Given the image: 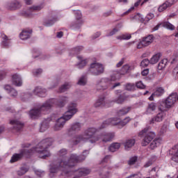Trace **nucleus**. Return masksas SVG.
Listing matches in <instances>:
<instances>
[{"mask_svg": "<svg viewBox=\"0 0 178 178\" xmlns=\"http://www.w3.org/2000/svg\"><path fill=\"white\" fill-rule=\"evenodd\" d=\"M51 145H52V138L44 139L42 140L35 148L32 149H23L19 154H13L10 162L11 163H15V162L20 161L24 155L26 156H30V155H33L34 152L40 154V158L45 159V158L51 156V153H49V151L47 149L48 147H51Z\"/></svg>", "mask_w": 178, "mask_h": 178, "instance_id": "nucleus-1", "label": "nucleus"}, {"mask_svg": "<svg viewBox=\"0 0 178 178\" xmlns=\"http://www.w3.org/2000/svg\"><path fill=\"white\" fill-rule=\"evenodd\" d=\"M90 154L88 150H85L83 154L81 156H77V154H72L70 156V157L66 160L65 159H61L56 164L54 165L50 168V173H56L61 170L64 172L65 175H67V169L69 168H73L76 166L77 163H80V162H83L84 159H86V156Z\"/></svg>", "mask_w": 178, "mask_h": 178, "instance_id": "nucleus-2", "label": "nucleus"}, {"mask_svg": "<svg viewBox=\"0 0 178 178\" xmlns=\"http://www.w3.org/2000/svg\"><path fill=\"white\" fill-rule=\"evenodd\" d=\"M67 101H69V99L67 97H62L58 101L55 99H50L44 102L42 106L31 110L29 112L30 118L37 119V118H40V116L48 113L49 109H51L54 105H56V106H59V108H63L67 103Z\"/></svg>", "mask_w": 178, "mask_h": 178, "instance_id": "nucleus-3", "label": "nucleus"}, {"mask_svg": "<svg viewBox=\"0 0 178 178\" xmlns=\"http://www.w3.org/2000/svg\"><path fill=\"white\" fill-rule=\"evenodd\" d=\"M100 128L101 127L98 129L95 127H89L86 129L84 131L83 134L77 135L72 138V143L73 145H77L81 141L86 142L89 140L91 144L98 143V141H99V138H98V135L95 136V134L101 130Z\"/></svg>", "mask_w": 178, "mask_h": 178, "instance_id": "nucleus-4", "label": "nucleus"}, {"mask_svg": "<svg viewBox=\"0 0 178 178\" xmlns=\"http://www.w3.org/2000/svg\"><path fill=\"white\" fill-rule=\"evenodd\" d=\"M77 112V104L74 102L70 103L68 105L67 111L65 113L64 115L56 120V124L53 127V130H54V131H59L62 130V128L64 127L66 122H67V120H70V119L73 118Z\"/></svg>", "mask_w": 178, "mask_h": 178, "instance_id": "nucleus-5", "label": "nucleus"}, {"mask_svg": "<svg viewBox=\"0 0 178 178\" xmlns=\"http://www.w3.org/2000/svg\"><path fill=\"white\" fill-rule=\"evenodd\" d=\"M120 74L117 73V75L115 76V74H112L111 79L109 78H103L97 81L96 85L97 90H107V88H111V90H114L116 87L120 86V83H113V81H116L119 79Z\"/></svg>", "mask_w": 178, "mask_h": 178, "instance_id": "nucleus-6", "label": "nucleus"}, {"mask_svg": "<svg viewBox=\"0 0 178 178\" xmlns=\"http://www.w3.org/2000/svg\"><path fill=\"white\" fill-rule=\"evenodd\" d=\"M139 136H144V138L141 142L143 147H147L151 141L155 138V133L149 131L148 128H145L139 133Z\"/></svg>", "mask_w": 178, "mask_h": 178, "instance_id": "nucleus-7", "label": "nucleus"}, {"mask_svg": "<svg viewBox=\"0 0 178 178\" xmlns=\"http://www.w3.org/2000/svg\"><path fill=\"white\" fill-rule=\"evenodd\" d=\"M177 101V93H172L164 102L161 103V106H163V108H165L166 109H169L175 105Z\"/></svg>", "mask_w": 178, "mask_h": 178, "instance_id": "nucleus-8", "label": "nucleus"}, {"mask_svg": "<svg viewBox=\"0 0 178 178\" xmlns=\"http://www.w3.org/2000/svg\"><path fill=\"white\" fill-rule=\"evenodd\" d=\"M104 65L98 63H93L90 65V67L88 70L89 73L93 74L94 76H99L104 73Z\"/></svg>", "mask_w": 178, "mask_h": 178, "instance_id": "nucleus-9", "label": "nucleus"}, {"mask_svg": "<svg viewBox=\"0 0 178 178\" xmlns=\"http://www.w3.org/2000/svg\"><path fill=\"white\" fill-rule=\"evenodd\" d=\"M117 126L118 129H120V119L118 118H108L106 121H104L101 125L99 129L102 130V129H105L107 126Z\"/></svg>", "mask_w": 178, "mask_h": 178, "instance_id": "nucleus-10", "label": "nucleus"}, {"mask_svg": "<svg viewBox=\"0 0 178 178\" xmlns=\"http://www.w3.org/2000/svg\"><path fill=\"white\" fill-rule=\"evenodd\" d=\"M115 138V133L113 132H102L98 135L97 138L99 141L102 143H109Z\"/></svg>", "mask_w": 178, "mask_h": 178, "instance_id": "nucleus-11", "label": "nucleus"}, {"mask_svg": "<svg viewBox=\"0 0 178 178\" xmlns=\"http://www.w3.org/2000/svg\"><path fill=\"white\" fill-rule=\"evenodd\" d=\"M44 8V6H33L30 8L29 10L22 12V15L25 16V17H30V15H32L33 12H37L38 10H41Z\"/></svg>", "mask_w": 178, "mask_h": 178, "instance_id": "nucleus-12", "label": "nucleus"}, {"mask_svg": "<svg viewBox=\"0 0 178 178\" xmlns=\"http://www.w3.org/2000/svg\"><path fill=\"white\" fill-rule=\"evenodd\" d=\"M80 130H81V124L80 122L74 123L68 129V136H73V134H76V133L80 131Z\"/></svg>", "mask_w": 178, "mask_h": 178, "instance_id": "nucleus-13", "label": "nucleus"}, {"mask_svg": "<svg viewBox=\"0 0 178 178\" xmlns=\"http://www.w3.org/2000/svg\"><path fill=\"white\" fill-rule=\"evenodd\" d=\"M159 109L161 110V112L159 113L156 117L153 118L152 120H150V123H155V122H162L163 119L165 118V116H166V114L163 111H165V108L160 107Z\"/></svg>", "mask_w": 178, "mask_h": 178, "instance_id": "nucleus-14", "label": "nucleus"}, {"mask_svg": "<svg viewBox=\"0 0 178 178\" xmlns=\"http://www.w3.org/2000/svg\"><path fill=\"white\" fill-rule=\"evenodd\" d=\"M161 26V27H165L168 30H175V26L172 24L167 22L159 23L156 26L153 28L152 31H156V30H159V27Z\"/></svg>", "mask_w": 178, "mask_h": 178, "instance_id": "nucleus-15", "label": "nucleus"}, {"mask_svg": "<svg viewBox=\"0 0 178 178\" xmlns=\"http://www.w3.org/2000/svg\"><path fill=\"white\" fill-rule=\"evenodd\" d=\"M12 83L14 86H16V87H22V86H23L22 77L17 74L13 75Z\"/></svg>", "mask_w": 178, "mask_h": 178, "instance_id": "nucleus-16", "label": "nucleus"}, {"mask_svg": "<svg viewBox=\"0 0 178 178\" xmlns=\"http://www.w3.org/2000/svg\"><path fill=\"white\" fill-rule=\"evenodd\" d=\"M19 8H22V3L17 0L7 4V8L10 10H16V9H19Z\"/></svg>", "mask_w": 178, "mask_h": 178, "instance_id": "nucleus-17", "label": "nucleus"}, {"mask_svg": "<svg viewBox=\"0 0 178 178\" xmlns=\"http://www.w3.org/2000/svg\"><path fill=\"white\" fill-rule=\"evenodd\" d=\"M173 3H175V0L166 1L162 5L159 6L158 8L159 12H163V10H166V9H168V8H170Z\"/></svg>", "mask_w": 178, "mask_h": 178, "instance_id": "nucleus-18", "label": "nucleus"}, {"mask_svg": "<svg viewBox=\"0 0 178 178\" xmlns=\"http://www.w3.org/2000/svg\"><path fill=\"white\" fill-rule=\"evenodd\" d=\"M10 124L13 126L14 129L17 130V131H20V130H22V129H23V127L24 126V124L22 122L17 120H11Z\"/></svg>", "mask_w": 178, "mask_h": 178, "instance_id": "nucleus-19", "label": "nucleus"}, {"mask_svg": "<svg viewBox=\"0 0 178 178\" xmlns=\"http://www.w3.org/2000/svg\"><path fill=\"white\" fill-rule=\"evenodd\" d=\"M31 33H33V31L30 29H24L19 34V37L21 40H29L31 37Z\"/></svg>", "mask_w": 178, "mask_h": 178, "instance_id": "nucleus-20", "label": "nucleus"}, {"mask_svg": "<svg viewBox=\"0 0 178 178\" xmlns=\"http://www.w3.org/2000/svg\"><path fill=\"white\" fill-rule=\"evenodd\" d=\"M106 105V102L105 101V97L102 96L97 99L95 102L94 106L95 108H102Z\"/></svg>", "mask_w": 178, "mask_h": 178, "instance_id": "nucleus-21", "label": "nucleus"}, {"mask_svg": "<svg viewBox=\"0 0 178 178\" xmlns=\"http://www.w3.org/2000/svg\"><path fill=\"white\" fill-rule=\"evenodd\" d=\"M171 152L172 153V156L171 158L172 161L178 163V144L175 145L172 149Z\"/></svg>", "mask_w": 178, "mask_h": 178, "instance_id": "nucleus-22", "label": "nucleus"}, {"mask_svg": "<svg viewBox=\"0 0 178 178\" xmlns=\"http://www.w3.org/2000/svg\"><path fill=\"white\" fill-rule=\"evenodd\" d=\"M33 94H35V95H38V97L44 98V97H46L47 95V90L42 89L40 87H37L33 90Z\"/></svg>", "mask_w": 178, "mask_h": 178, "instance_id": "nucleus-23", "label": "nucleus"}, {"mask_svg": "<svg viewBox=\"0 0 178 178\" xmlns=\"http://www.w3.org/2000/svg\"><path fill=\"white\" fill-rule=\"evenodd\" d=\"M161 143H162V139L158 138H155L154 140H153V141H152L149 144V148L150 149H155V148L159 147V145H161Z\"/></svg>", "mask_w": 178, "mask_h": 178, "instance_id": "nucleus-24", "label": "nucleus"}, {"mask_svg": "<svg viewBox=\"0 0 178 178\" xmlns=\"http://www.w3.org/2000/svg\"><path fill=\"white\" fill-rule=\"evenodd\" d=\"M131 109H132L131 106L124 107L118 111L117 115L119 117L124 116L127 115V113H129V112H130Z\"/></svg>", "mask_w": 178, "mask_h": 178, "instance_id": "nucleus-25", "label": "nucleus"}, {"mask_svg": "<svg viewBox=\"0 0 178 178\" xmlns=\"http://www.w3.org/2000/svg\"><path fill=\"white\" fill-rule=\"evenodd\" d=\"M1 38L3 40L1 42V45H3V47H9L10 40H9L8 36L3 33V32H1Z\"/></svg>", "mask_w": 178, "mask_h": 178, "instance_id": "nucleus-26", "label": "nucleus"}, {"mask_svg": "<svg viewBox=\"0 0 178 178\" xmlns=\"http://www.w3.org/2000/svg\"><path fill=\"white\" fill-rule=\"evenodd\" d=\"M136 144V140L134 139H127L125 143H124V149H127V151H129L131 147H134Z\"/></svg>", "mask_w": 178, "mask_h": 178, "instance_id": "nucleus-27", "label": "nucleus"}, {"mask_svg": "<svg viewBox=\"0 0 178 178\" xmlns=\"http://www.w3.org/2000/svg\"><path fill=\"white\" fill-rule=\"evenodd\" d=\"M129 70H130V65H125L122 67V72H113V74H114V76H116L118 74V73H119V79H120V74H124L126 73H127V72H129Z\"/></svg>", "mask_w": 178, "mask_h": 178, "instance_id": "nucleus-28", "label": "nucleus"}, {"mask_svg": "<svg viewBox=\"0 0 178 178\" xmlns=\"http://www.w3.org/2000/svg\"><path fill=\"white\" fill-rule=\"evenodd\" d=\"M121 144L119 143H112L109 147H108V150L111 152H116V151H118V149L120 148L121 147Z\"/></svg>", "mask_w": 178, "mask_h": 178, "instance_id": "nucleus-29", "label": "nucleus"}, {"mask_svg": "<svg viewBox=\"0 0 178 178\" xmlns=\"http://www.w3.org/2000/svg\"><path fill=\"white\" fill-rule=\"evenodd\" d=\"M154 41V35H149L146 38H144L143 39V44L146 45V47H148L150 44H152Z\"/></svg>", "mask_w": 178, "mask_h": 178, "instance_id": "nucleus-30", "label": "nucleus"}, {"mask_svg": "<svg viewBox=\"0 0 178 178\" xmlns=\"http://www.w3.org/2000/svg\"><path fill=\"white\" fill-rule=\"evenodd\" d=\"M159 59H161V54L158 53L154 54L149 60L150 65H155L159 62Z\"/></svg>", "mask_w": 178, "mask_h": 178, "instance_id": "nucleus-31", "label": "nucleus"}, {"mask_svg": "<svg viewBox=\"0 0 178 178\" xmlns=\"http://www.w3.org/2000/svg\"><path fill=\"white\" fill-rule=\"evenodd\" d=\"M99 176L100 178H108L109 177V171H108V168H103L99 173Z\"/></svg>", "mask_w": 178, "mask_h": 178, "instance_id": "nucleus-32", "label": "nucleus"}, {"mask_svg": "<svg viewBox=\"0 0 178 178\" xmlns=\"http://www.w3.org/2000/svg\"><path fill=\"white\" fill-rule=\"evenodd\" d=\"M75 17L76 19V26H80V24H83V20L81 19V12L76 11L75 13Z\"/></svg>", "mask_w": 178, "mask_h": 178, "instance_id": "nucleus-33", "label": "nucleus"}, {"mask_svg": "<svg viewBox=\"0 0 178 178\" xmlns=\"http://www.w3.org/2000/svg\"><path fill=\"white\" fill-rule=\"evenodd\" d=\"M79 60H80L79 63L78 64L77 67L79 69H83L86 65L88 63L87 59H83V57L78 56Z\"/></svg>", "mask_w": 178, "mask_h": 178, "instance_id": "nucleus-34", "label": "nucleus"}, {"mask_svg": "<svg viewBox=\"0 0 178 178\" xmlns=\"http://www.w3.org/2000/svg\"><path fill=\"white\" fill-rule=\"evenodd\" d=\"M120 29H122V24H119L116 25V26L108 33L107 37L115 35V34H116V33H118V31H119Z\"/></svg>", "mask_w": 178, "mask_h": 178, "instance_id": "nucleus-35", "label": "nucleus"}, {"mask_svg": "<svg viewBox=\"0 0 178 178\" xmlns=\"http://www.w3.org/2000/svg\"><path fill=\"white\" fill-rule=\"evenodd\" d=\"M167 64H168V59L165 58L161 60L158 65V67H157L158 70H163V68L166 67Z\"/></svg>", "mask_w": 178, "mask_h": 178, "instance_id": "nucleus-36", "label": "nucleus"}, {"mask_svg": "<svg viewBox=\"0 0 178 178\" xmlns=\"http://www.w3.org/2000/svg\"><path fill=\"white\" fill-rule=\"evenodd\" d=\"M49 127V124L48 123V122L44 121L42 122L40 128V132L44 133V131H46V130H48Z\"/></svg>", "mask_w": 178, "mask_h": 178, "instance_id": "nucleus-37", "label": "nucleus"}, {"mask_svg": "<svg viewBox=\"0 0 178 178\" xmlns=\"http://www.w3.org/2000/svg\"><path fill=\"white\" fill-rule=\"evenodd\" d=\"M130 120H131L130 117H126L124 120H120V129H123V127H124V126H126V124H127V123H129Z\"/></svg>", "mask_w": 178, "mask_h": 178, "instance_id": "nucleus-38", "label": "nucleus"}, {"mask_svg": "<svg viewBox=\"0 0 178 178\" xmlns=\"http://www.w3.org/2000/svg\"><path fill=\"white\" fill-rule=\"evenodd\" d=\"M72 87V83H65L60 88V92H65V91H67L69 88Z\"/></svg>", "mask_w": 178, "mask_h": 178, "instance_id": "nucleus-39", "label": "nucleus"}, {"mask_svg": "<svg viewBox=\"0 0 178 178\" xmlns=\"http://www.w3.org/2000/svg\"><path fill=\"white\" fill-rule=\"evenodd\" d=\"M155 109H156V104L152 102L149 104L146 112L147 113H152Z\"/></svg>", "mask_w": 178, "mask_h": 178, "instance_id": "nucleus-40", "label": "nucleus"}, {"mask_svg": "<svg viewBox=\"0 0 178 178\" xmlns=\"http://www.w3.org/2000/svg\"><path fill=\"white\" fill-rule=\"evenodd\" d=\"M164 92L165 90L163 88H157L156 91L153 93V95L156 97H161V95H163Z\"/></svg>", "mask_w": 178, "mask_h": 178, "instance_id": "nucleus-41", "label": "nucleus"}, {"mask_svg": "<svg viewBox=\"0 0 178 178\" xmlns=\"http://www.w3.org/2000/svg\"><path fill=\"white\" fill-rule=\"evenodd\" d=\"M131 38V35L129 33L122 34L121 35L117 36V40H120L121 41L123 40H130Z\"/></svg>", "mask_w": 178, "mask_h": 178, "instance_id": "nucleus-42", "label": "nucleus"}, {"mask_svg": "<svg viewBox=\"0 0 178 178\" xmlns=\"http://www.w3.org/2000/svg\"><path fill=\"white\" fill-rule=\"evenodd\" d=\"M27 172H29V169H27V168L22 167L21 168H19V170L17 171V175L18 176H23V175H26Z\"/></svg>", "mask_w": 178, "mask_h": 178, "instance_id": "nucleus-43", "label": "nucleus"}, {"mask_svg": "<svg viewBox=\"0 0 178 178\" xmlns=\"http://www.w3.org/2000/svg\"><path fill=\"white\" fill-rule=\"evenodd\" d=\"M126 98H127L126 96L120 95L118 99H114V102H116V104H122L126 101Z\"/></svg>", "mask_w": 178, "mask_h": 178, "instance_id": "nucleus-44", "label": "nucleus"}, {"mask_svg": "<svg viewBox=\"0 0 178 178\" xmlns=\"http://www.w3.org/2000/svg\"><path fill=\"white\" fill-rule=\"evenodd\" d=\"M77 84H79V86H86V84H87V79L86 76H81L78 81Z\"/></svg>", "mask_w": 178, "mask_h": 178, "instance_id": "nucleus-45", "label": "nucleus"}, {"mask_svg": "<svg viewBox=\"0 0 178 178\" xmlns=\"http://www.w3.org/2000/svg\"><path fill=\"white\" fill-rule=\"evenodd\" d=\"M132 19L134 20H138V22H144V17H143V15H141L140 13L134 15Z\"/></svg>", "mask_w": 178, "mask_h": 178, "instance_id": "nucleus-46", "label": "nucleus"}, {"mask_svg": "<svg viewBox=\"0 0 178 178\" xmlns=\"http://www.w3.org/2000/svg\"><path fill=\"white\" fill-rule=\"evenodd\" d=\"M149 63H151L149 60H148V58H145L141 61L140 66L141 67H147Z\"/></svg>", "mask_w": 178, "mask_h": 178, "instance_id": "nucleus-47", "label": "nucleus"}, {"mask_svg": "<svg viewBox=\"0 0 178 178\" xmlns=\"http://www.w3.org/2000/svg\"><path fill=\"white\" fill-rule=\"evenodd\" d=\"M57 20H58L57 19H50L49 21L44 22V24L46 26V27H49L52 26V24H54L55 22H56Z\"/></svg>", "mask_w": 178, "mask_h": 178, "instance_id": "nucleus-48", "label": "nucleus"}, {"mask_svg": "<svg viewBox=\"0 0 178 178\" xmlns=\"http://www.w3.org/2000/svg\"><path fill=\"white\" fill-rule=\"evenodd\" d=\"M136 88V86H134V83H128L126 86V90H127V91H133V90H134V88Z\"/></svg>", "mask_w": 178, "mask_h": 178, "instance_id": "nucleus-49", "label": "nucleus"}, {"mask_svg": "<svg viewBox=\"0 0 178 178\" xmlns=\"http://www.w3.org/2000/svg\"><path fill=\"white\" fill-rule=\"evenodd\" d=\"M80 51H83V47H76L72 51V54H77Z\"/></svg>", "mask_w": 178, "mask_h": 178, "instance_id": "nucleus-50", "label": "nucleus"}, {"mask_svg": "<svg viewBox=\"0 0 178 178\" xmlns=\"http://www.w3.org/2000/svg\"><path fill=\"white\" fill-rule=\"evenodd\" d=\"M136 87L140 90H144V88H145V85H144L142 81H138L136 83Z\"/></svg>", "mask_w": 178, "mask_h": 178, "instance_id": "nucleus-51", "label": "nucleus"}, {"mask_svg": "<svg viewBox=\"0 0 178 178\" xmlns=\"http://www.w3.org/2000/svg\"><path fill=\"white\" fill-rule=\"evenodd\" d=\"M137 162V157H131L129 161H128L129 165H134Z\"/></svg>", "mask_w": 178, "mask_h": 178, "instance_id": "nucleus-52", "label": "nucleus"}, {"mask_svg": "<svg viewBox=\"0 0 178 178\" xmlns=\"http://www.w3.org/2000/svg\"><path fill=\"white\" fill-rule=\"evenodd\" d=\"M66 154H67V150H66V149H62L61 150H60L58 152V155L60 156H65V155H66Z\"/></svg>", "mask_w": 178, "mask_h": 178, "instance_id": "nucleus-53", "label": "nucleus"}, {"mask_svg": "<svg viewBox=\"0 0 178 178\" xmlns=\"http://www.w3.org/2000/svg\"><path fill=\"white\" fill-rule=\"evenodd\" d=\"M152 19H154V14H152V13L147 14L145 17V20L147 22H149V20H151Z\"/></svg>", "mask_w": 178, "mask_h": 178, "instance_id": "nucleus-54", "label": "nucleus"}, {"mask_svg": "<svg viewBox=\"0 0 178 178\" xmlns=\"http://www.w3.org/2000/svg\"><path fill=\"white\" fill-rule=\"evenodd\" d=\"M42 73V70L41 69H38L33 70V74L34 76H39V74H41Z\"/></svg>", "mask_w": 178, "mask_h": 178, "instance_id": "nucleus-55", "label": "nucleus"}, {"mask_svg": "<svg viewBox=\"0 0 178 178\" xmlns=\"http://www.w3.org/2000/svg\"><path fill=\"white\" fill-rule=\"evenodd\" d=\"M35 173L39 177H42V176H44V171H41V170H36L35 171Z\"/></svg>", "mask_w": 178, "mask_h": 178, "instance_id": "nucleus-56", "label": "nucleus"}, {"mask_svg": "<svg viewBox=\"0 0 178 178\" xmlns=\"http://www.w3.org/2000/svg\"><path fill=\"white\" fill-rule=\"evenodd\" d=\"M9 94L11 95V97H16L17 95V91H16L15 89H11Z\"/></svg>", "mask_w": 178, "mask_h": 178, "instance_id": "nucleus-57", "label": "nucleus"}, {"mask_svg": "<svg viewBox=\"0 0 178 178\" xmlns=\"http://www.w3.org/2000/svg\"><path fill=\"white\" fill-rule=\"evenodd\" d=\"M152 163H153L152 159H150L147 162L145 163L144 168H149V166H151Z\"/></svg>", "mask_w": 178, "mask_h": 178, "instance_id": "nucleus-58", "label": "nucleus"}, {"mask_svg": "<svg viewBox=\"0 0 178 178\" xmlns=\"http://www.w3.org/2000/svg\"><path fill=\"white\" fill-rule=\"evenodd\" d=\"M131 177H132V178H143L141 173L133 174L131 175Z\"/></svg>", "mask_w": 178, "mask_h": 178, "instance_id": "nucleus-59", "label": "nucleus"}, {"mask_svg": "<svg viewBox=\"0 0 178 178\" xmlns=\"http://www.w3.org/2000/svg\"><path fill=\"white\" fill-rule=\"evenodd\" d=\"M143 47H147V46L144 43H143V40H142L138 44L137 48L138 49H141V48H143Z\"/></svg>", "mask_w": 178, "mask_h": 178, "instance_id": "nucleus-60", "label": "nucleus"}, {"mask_svg": "<svg viewBox=\"0 0 178 178\" xmlns=\"http://www.w3.org/2000/svg\"><path fill=\"white\" fill-rule=\"evenodd\" d=\"M4 88L6 91H8L9 93L10 92V91H12V90H13V88H12V86H10V85H6Z\"/></svg>", "mask_w": 178, "mask_h": 178, "instance_id": "nucleus-61", "label": "nucleus"}, {"mask_svg": "<svg viewBox=\"0 0 178 178\" xmlns=\"http://www.w3.org/2000/svg\"><path fill=\"white\" fill-rule=\"evenodd\" d=\"M5 76H6V72L5 71H0V80L5 79Z\"/></svg>", "mask_w": 178, "mask_h": 178, "instance_id": "nucleus-62", "label": "nucleus"}, {"mask_svg": "<svg viewBox=\"0 0 178 178\" xmlns=\"http://www.w3.org/2000/svg\"><path fill=\"white\" fill-rule=\"evenodd\" d=\"M101 35V32H97L96 33H95L92 36V38L93 40H95V38H98V37H99Z\"/></svg>", "mask_w": 178, "mask_h": 178, "instance_id": "nucleus-63", "label": "nucleus"}, {"mask_svg": "<svg viewBox=\"0 0 178 178\" xmlns=\"http://www.w3.org/2000/svg\"><path fill=\"white\" fill-rule=\"evenodd\" d=\"M149 73V69H145L143 71H142V76H147Z\"/></svg>", "mask_w": 178, "mask_h": 178, "instance_id": "nucleus-64", "label": "nucleus"}]
</instances>
